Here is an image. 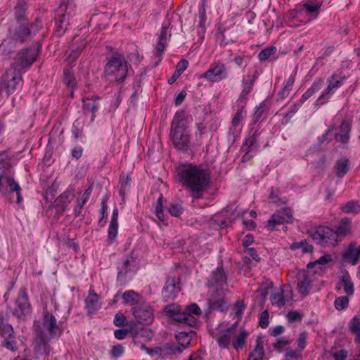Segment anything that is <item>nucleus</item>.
Listing matches in <instances>:
<instances>
[{
  "label": "nucleus",
  "instance_id": "1",
  "mask_svg": "<svg viewBox=\"0 0 360 360\" xmlns=\"http://www.w3.org/2000/svg\"><path fill=\"white\" fill-rule=\"evenodd\" d=\"M176 175L182 186L188 189L195 199L202 197L211 180L208 169L192 164L183 165L176 169Z\"/></svg>",
  "mask_w": 360,
  "mask_h": 360
},
{
  "label": "nucleus",
  "instance_id": "2",
  "mask_svg": "<svg viewBox=\"0 0 360 360\" xmlns=\"http://www.w3.org/2000/svg\"><path fill=\"white\" fill-rule=\"evenodd\" d=\"M352 233V219L342 218L336 230L328 226H319L311 233L312 239L321 245H334L339 237H345Z\"/></svg>",
  "mask_w": 360,
  "mask_h": 360
},
{
  "label": "nucleus",
  "instance_id": "3",
  "mask_svg": "<svg viewBox=\"0 0 360 360\" xmlns=\"http://www.w3.org/2000/svg\"><path fill=\"white\" fill-rule=\"evenodd\" d=\"M163 311L174 321L193 328L198 324L195 316H199L202 313L200 308L195 303L187 305L184 308L175 303L167 304L163 308Z\"/></svg>",
  "mask_w": 360,
  "mask_h": 360
},
{
  "label": "nucleus",
  "instance_id": "4",
  "mask_svg": "<svg viewBox=\"0 0 360 360\" xmlns=\"http://www.w3.org/2000/svg\"><path fill=\"white\" fill-rule=\"evenodd\" d=\"M127 72V62L124 56L115 53L105 64L103 77L110 82H120L125 79Z\"/></svg>",
  "mask_w": 360,
  "mask_h": 360
},
{
  "label": "nucleus",
  "instance_id": "5",
  "mask_svg": "<svg viewBox=\"0 0 360 360\" xmlns=\"http://www.w3.org/2000/svg\"><path fill=\"white\" fill-rule=\"evenodd\" d=\"M42 316L41 323L34 325V331L37 332L39 329H41L44 335L53 339L60 336L63 329L57 324L56 317L47 310L43 311Z\"/></svg>",
  "mask_w": 360,
  "mask_h": 360
},
{
  "label": "nucleus",
  "instance_id": "6",
  "mask_svg": "<svg viewBox=\"0 0 360 360\" xmlns=\"http://www.w3.org/2000/svg\"><path fill=\"white\" fill-rule=\"evenodd\" d=\"M16 195V202L21 203V188L20 185L11 176H2L0 174V195L12 202V195Z\"/></svg>",
  "mask_w": 360,
  "mask_h": 360
},
{
  "label": "nucleus",
  "instance_id": "7",
  "mask_svg": "<svg viewBox=\"0 0 360 360\" xmlns=\"http://www.w3.org/2000/svg\"><path fill=\"white\" fill-rule=\"evenodd\" d=\"M38 56V51L34 47L21 49L15 56L13 69L21 72L32 66Z\"/></svg>",
  "mask_w": 360,
  "mask_h": 360
},
{
  "label": "nucleus",
  "instance_id": "8",
  "mask_svg": "<svg viewBox=\"0 0 360 360\" xmlns=\"http://www.w3.org/2000/svg\"><path fill=\"white\" fill-rule=\"evenodd\" d=\"M32 313L31 304L25 288L19 290L15 302L13 314L18 319L25 320L26 316Z\"/></svg>",
  "mask_w": 360,
  "mask_h": 360
},
{
  "label": "nucleus",
  "instance_id": "9",
  "mask_svg": "<svg viewBox=\"0 0 360 360\" xmlns=\"http://www.w3.org/2000/svg\"><path fill=\"white\" fill-rule=\"evenodd\" d=\"M228 75L227 68L221 61L214 62L211 64L209 69L200 76L209 82H219L226 78Z\"/></svg>",
  "mask_w": 360,
  "mask_h": 360
},
{
  "label": "nucleus",
  "instance_id": "10",
  "mask_svg": "<svg viewBox=\"0 0 360 360\" xmlns=\"http://www.w3.org/2000/svg\"><path fill=\"white\" fill-rule=\"evenodd\" d=\"M131 312L137 322L141 324L149 325L153 321V310L148 304H137L131 309Z\"/></svg>",
  "mask_w": 360,
  "mask_h": 360
},
{
  "label": "nucleus",
  "instance_id": "11",
  "mask_svg": "<svg viewBox=\"0 0 360 360\" xmlns=\"http://www.w3.org/2000/svg\"><path fill=\"white\" fill-rule=\"evenodd\" d=\"M51 339V338L44 335L41 329H39L37 332H35V338L33 342L34 352L40 355L49 354L51 351L49 342Z\"/></svg>",
  "mask_w": 360,
  "mask_h": 360
},
{
  "label": "nucleus",
  "instance_id": "12",
  "mask_svg": "<svg viewBox=\"0 0 360 360\" xmlns=\"http://www.w3.org/2000/svg\"><path fill=\"white\" fill-rule=\"evenodd\" d=\"M292 218V214L289 207H285L281 210H277L267 221L266 228L269 230H274L276 225L291 222Z\"/></svg>",
  "mask_w": 360,
  "mask_h": 360
},
{
  "label": "nucleus",
  "instance_id": "13",
  "mask_svg": "<svg viewBox=\"0 0 360 360\" xmlns=\"http://www.w3.org/2000/svg\"><path fill=\"white\" fill-rule=\"evenodd\" d=\"M297 279V289L302 296L308 295L312 288L313 275L307 270L299 271L296 275Z\"/></svg>",
  "mask_w": 360,
  "mask_h": 360
},
{
  "label": "nucleus",
  "instance_id": "14",
  "mask_svg": "<svg viewBox=\"0 0 360 360\" xmlns=\"http://www.w3.org/2000/svg\"><path fill=\"white\" fill-rule=\"evenodd\" d=\"M173 146L179 150L187 151L191 147V136L188 131H174L170 133Z\"/></svg>",
  "mask_w": 360,
  "mask_h": 360
},
{
  "label": "nucleus",
  "instance_id": "15",
  "mask_svg": "<svg viewBox=\"0 0 360 360\" xmlns=\"http://www.w3.org/2000/svg\"><path fill=\"white\" fill-rule=\"evenodd\" d=\"M344 77L333 75L328 79V86L324 92L319 97L316 101V105L320 106L323 105L326 101H328L334 91L340 87L342 84Z\"/></svg>",
  "mask_w": 360,
  "mask_h": 360
},
{
  "label": "nucleus",
  "instance_id": "16",
  "mask_svg": "<svg viewBox=\"0 0 360 360\" xmlns=\"http://www.w3.org/2000/svg\"><path fill=\"white\" fill-rule=\"evenodd\" d=\"M180 278L168 277L162 291V295L165 301L174 299L181 290L179 285Z\"/></svg>",
  "mask_w": 360,
  "mask_h": 360
},
{
  "label": "nucleus",
  "instance_id": "17",
  "mask_svg": "<svg viewBox=\"0 0 360 360\" xmlns=\"http://www.w3.org/2000/svg\"><path fill=\"white\" fill-rule=\"evenodd\" d=\"M21 80V72L13 69L8 70L3 77V81L5 83L7 94H11L14 92L17 85Z\"/></svg>",
  "mask_w": 360,
  "mask_h": 360
},
{
  "label": "nucleus",
  "instance_id": "18",
  "mask_svg": "<svg viewBox=\"0 0 360 360\" xmlns=\"http://www.w3.org/2000/svg\"><path fill=\"white\" fill-rule=\"evenodd\" d=\"M100 98L97 96L84 97L82 98L83 112L86 116H90V121L93 122L96 117V113L99 108Z\"/></svg>",
  "mask_w": 360,
  "mask_h": 360
},
{
  "label": "nucleus",
  "instance_id": "19",
  "mask_svg": "<svg viewBox=\"0 0 360 360\" xmlns=\"http://www.w3.org/2000/svg\"><path fill=\"white\" fill-rule=\"evenodd\" d=\"M208 304L212 309L224 311L226 307L224 295L221 288H217L212 292L208 298Z\"/></svg>",
  "mask_w": 360,
  "mask_h": 360
},
{
  "label": "nucleus",
  "instance_id": "20",
  "mask_svg": "<svg viewBox=\"0 0 360 360\" xmlns=\"http://www.w3.org/2000/svg\"><path fill=\"white\" fill-rule=\"evenodd\" d=\"M130 334L134 338V343H137L139 341L140 338H142L144 342L150 341L153 336V333L151 330L141 327L138 328L136 325L130 323Z\"/></svg>",
  "mask_w": 360,
  "mask_h": 360
},
{
  "label": "nucleus",
  "instance_id": "21",
  "mask_svg": "<svg viewBox=\"0 0 360 360\" xmlns=\"http://www.w3.org/2000/svg\"><path fill=\"white\" fill-rule=\"evenodd\" d=\"M360 256V245L356 246L355 243H350L348 248L342 254V259L345 262L356 265Z\"/></svg>",
  "mask_w": 360,
  "mask_h": 360
},
{
  "label": "nucleus",
  "instance_id": "22",
  "mask_svg": "<svg viewBox=\"0 0 360 360\" xmlns=\"http://www.w3.org/2000/svg\"><path fill=\"white\" fill-rule=\"evenodd\" d=\"M257 77V72H255L253 75H248L247 76V78H244L242 81L243 83V89L241 91V94L240 95V97L238 98V101H243L246 100L247 96L251 92Z\"/></svg>",
  "mask_w": 360,
  "mask_h": 360
},
{
  "label": "nucleus",
  "instance_id": "23",
  "mask_svg": "<svg viewBox=\"0 0 360 360\" xmlns=\"http://www.w3.org/2000/svg\"><path fill=\"white\" fill-rule=\"evenodd\" d=\"M227 277L224 273L222 266H219L214 270L211 275L210 283L212 286L216 285L217 286L222 287L226 283Z\"/></svg>",
  "mask_w": 360,
  "mask_h": 360
},
{
  "label": "nucleus",
  "instance_id": "24",
  "mask_svg": "<svg viewBox=\"0 0 360 360\" xmlns=\"http://www.w3.org/2000/svg\"><path fill=\"white\" fill-rule=\"evenodd\" d=\"M342 286H343L344 290L347 295H352L354 294V285L347 271L344 272L340 277V282L337 283L336 289L340 290Z\"/></svg>",
  "mask_w": 360,
  "mask_h": 360
},
{
  "label": "nucleus",
  "instance_id": "25",
  "mask_svg": "<svg viewBox=\"0 0 360 360\" xmlns=\"http://www.w3.org/2000/svg\"><path fill=\"white\" fill-rule=\"evenodd\" d=\"M135 261V258L132 255L127 256L122 264L117 267V280L119 281H124L128 272L131 271V265Z\"/></svg>",
  "mask_w": 360,
  "mask_h": 360
},
{
  "label": "nucleus",
  "instance_id": "26",
  "mask_svg": "<svg viewBox=\"0 0 360 360\" xmlns=\"http://www.w3.org/2000/svg\"><path fill=\"white\" fill-rule=\"evenodd\" d=\"M195 335V333L192 329L188 330H182L178 332L176 335V339L183 348H186L190 345L192 338Z\"/></svg>",
  "mask_w": 360,
  "mask_h": 360
},
{
  "label": "nucleus",
  "instance_id": "27",
  "mask_svg": "<svg viewBox=\"0 0 360 360\" xmlns=\"http://www.w3.org/2000/svg\"><path fill=\"white\" fill-rule=\"evenodd\" d=\"M31 36L30 29L25 25H21L16 27L13 34V38L21 43L28 40Z\"/></svg>",
  "mask_w": 360,
  "mask_h": 360
},
{
  "label": "nucleus",
  "instance_id": "28",
  "mask_svg": "<svg viewBox=\"0 0 360 360\" xmlns=\"http://www.w3.org/2000/svg\"><path fill=\"white\" fill-rule=\"evenodd\" d=\"M117 219H118V210H117V209L115 208L112 212L111 221H110V226L108 228V240L110 242L115 238L117 233V228H118Z\"/></svg>",
  "mask_w": 360,
  "mask_h": 360
},
{
  "label": "nucleus",
  "instance_id": "29",
  "mask_svg": "<svg viewBox=\"0 0 360 360\" xmlns=\"http://www.w3.org/2000/svg\"><path fill=\"white\" fill-rule=\"evenodd\" d=\"M98 300L99 296L97 294L94 292H89L88 297L85 300L86 308L87 309L89 314L93 313L100 308Z\"/></svg>",
  "mask_w": 360,
  "mask_h": 360
},
{
  "label": "nucleus",
  "instance_id": "30",
  "mask_svg": "<svg viewBox=\"0 0 360 360\" xmlns=\"http://www.w3.org/2000/svg\"><path fill=\"white\" fill-rule=\"evenodd\" d=\"M167 34H168L167 27L164 25V26H162V27L161 29V32H160V34L159 37V42L156 47V51H157V53H158L157 57L159 58V59H158L159 61L161 60V54L163 52V51L166 46Z\"/></svg>",
  "mask_w": 360,
  "mask_h": 360
},
{
  "label": "nucleus",
  "instance_id": "31",
  "mask_svg": "<svg viewBox=\"0 0 360 360\" xmlns=\"http://www.w3.org/2000/svg\"><path fill=\"white\" fill-rule=\"evenodd\" d=\"M258 133L255 131L252 135L245 139L242 149L247 151H256L257 148V137Z\"/></svg>",
  "mask_w": 360,
  "mask_h": 360
},
{
  "label": "nucleus",
  "instance_id": "32",
  "mask_svg": "<svg viewBox=\"0 0 360 360\" xmlns=\"http://www.w3.org/2000/svg\"><path fill=\"white\" fill-rule=\"evenodd\" d=\"M322 81H315L310 88H309L306 92L302 95L300 101L304 103L307 100L311 98L315 93L318 92L322 87Z\"/></svg>",
  "mask_w": 360,
  "mask_h": 360
},
{
  "label": "nucleus",
  "instance_id": "33",
  "mask_svg": "<svg viewBox=\"0 0 360 360\" xmlns=\"http://www.w3.org/2000/svg\"><path fill=\"white\" fill-rule=\"evenodd\" d=\"M341 210L347 214H356L360 212V203L358 201H348L341 207Z\"/></svg>",
  "mask_w": 360,
  "mask_h": 360
},
{
  "label": "nucleus",
  "instance_id": "34",
  "mask_svg": "<svg viewBox=\"0 0 360 360\" xmlns=\"http://www.w3.org/2000/svg\"><path fill=\"white\" fill-rule=\"evenodd\" d=\"M74 198V190H68L58 197L57 201L61 204L63 209L65 210Z\"/></svg>",
  "mask_w": 360,
  "mask_h": 360
},
{
  "label": "nucleus",
  "instance_id": "35",
  "mask_svg": "<svg viewBox=\"0 0 360 360\" xmlns=\"http://www.w3.org/2000/svg\"><path fill=\"white\" fill-rule=\"evenodd\" d=\"M174 131H188L186 127V122L179 118L178 113L175 115V117L172 122L170 133Z\"/></svg>",
  "mask_w": 360,
  "mask_h": 360
},
{
  "label": "nucleus",
  "instance_id": "36",
  "mask_svg": "<svg viewBox=\"0 0 360 360\" xmlns=\"http://www.w3.org/2000/svg\"><path fill=\"white\" fill-rule=\"evenodd\" d=\"M349 328L352 333H354L356 342L360 343V317L354 316L349 323Z\"/></svg>",
  "mask_w": 360,
  "mask_h": 360
},
{
  "label": "nucleus",
  "instance_id": "37",
  "mask_svg": "<svg viewBox=\"0 0 360 360\" xmlns=\"http://www.w3.org/2000/svg\"><path fill=\"white\" fill-rule=\"evenodd\" d=\"M337 176L340 178L344 176L349 170L348 160L342 158L336 162Z\"/></svg>",
  "mask_w": 360,
  "mask_h": 360
},
{
  "label": "nucleus",
  "instance_id": "38",
  "mask_svg": "<svg viewBox=\"0 0 360 360\" xmlns=\"http://www.w3.org/2000/svg\"><path fill=\"white\" fill-rule=\"evenodd\" d=\"M122 297L124 300V303L126 304L134 305L139 302V295L131 290L124 292Z\"/></svg>",
  "mask_w": 360,
  "mask_h": 360
},
{
  "label": "nucleus",
  "instance_id": "39",
  "mask_svg": "<svg viewBox=\"0 0 360 360\" xmlns=\"http://www.w3.org/2000/svg\"><path fill=\"white\" fill-rule=\"evenodd\" d=\"M247 337L248 333L246 330H241L233 341V347L234 349L236 350L242 349L246 342Z\"/></svg>",
  "mask_w": 360,
  "mask_h": 360
},
{
  "label": "nucleus",
  "instance_id": "40",
  "mask_svg": "<svg viewBox=\"0 0 360 360\" xmlns=\"http://www.w3.org/2000/svg\"><path fill=\"white\" fill-rule=\"evenodd\" d=\"M269 109V105L267 102L263 101L262 102L259 106L256 108V110L253 116V122L256 123L259 121L261 117L263 115L264 112H266Z\"/></svg>",
  "mask_w": 360,
  "mask_h": 360
},
{
  "label": "nucleus",
  "instance_id": "41",
  "mask_svg": "<svg viewBox=\"0 0 360 360\" xmlns=\"http://www.w3.org/2000/svg\"><path fill=\"white\" fill-rule=\"evenodd\" d=\"M1 346L11 352H16L18 347L15 335L4 338L1 342Z\"/></svg>",
  "mask_w": 360,
  "mask_h": 360
},
{
  "label": "nucleus",
  "instance_id": "42",
  "mask_svg": "<svg viewBox=\"0 0 360 360\" xmlns=\"http://www.w3.org/2000/svg\"><path fill=\"white\" fill-rule=\"evenodd\" d=\"M10 159L4 155H0V174L9 176L8 171L11 167Z\"/></svg>",
  "mask_w": 360,
  "mask_h": 360
},
{
  "label": "nucleus",
  "instance_id": "43",
  "mask_svg": "<svg viewBox=\"0 0 360 360\" xmlns=\"http://www.w3.org/2000/svg\"><path fill=\"white\" fill-rule=\"evenodd\" d=\"M276 51L275 46H269L262 50L258 54V58L261 62H264L269 59L270 56L274 54Z\"/></svg>",
  "mask_w": 360,
  "mask_h": 360
},
{
  "label": "nucleus",
  "instance_id": "44",
  "mask_svg": "<svg viewBox=\"0 0 360 360\" xmlns=\"http://www.w3.org/2000/svg\"><path fill=\"white\" fill-rule=\"evenodd\" d=\"M303 7L309 14L311 15L313 13H316V15H317L321 8V4L316 1H309L305 3L303 5Z\"/></svg>",
  "mask_w": 360,
  "mask_h": 360
},
{
  "label": "nucleus",
  "instance_id": "45",
  "mask_svg": "<svg viewBox=\"0 0 360 360\" xmlns=\"http://www.w3.org/2000/svg\"><path fill=\"white\" fill-rule=\"evenodd\" d=\"M271 302L273 305H276L278 307H282L285 304V300L283 296V291L278 292L274 294L271 297Z\"/></svg>",
  "mask_w": 360,
  "mask_h": 360
},
{
  "label": "nucleus",
  "instance_id": "46",
  "mask_svg": "<svg viewBox=\"0 0 360 360\" xmlns=\"http://www.w3.org/2000/svg\"><path fill=\"white\" fill-rule=\"evenodd\" d=\"M231 329H228L224 334L221 335L218 340V344L221 348H226L230 344L231 341Z\"/></svg>",
  "mask_w": 360,
  "mask_h": 360
},
{
  "label": "nucleus",
  "instance_id": "47",
  "mask_svg": "<svg viewBox=\"0 0 360 360\" xmlns=\"http://www.w3.org/2000/svg\"><path fill=\"white\" fill-rule=\"evenodd\" d=\"M245 115L246 111L245 110V107L242 106L235 114L231 122L232 126L235 127L238 126L243 118L245 117Z\"/></svg>",
  "mask_w": 360,
  "mask_h": 360
},
{
  "label": "nucleus",
  "instance_id": "48",
  "mask_svg": "<svg viewBox=\"0 0 360 360\" xmlns=\"http://www.w3.org/2000/svg\"><path fill=\"white\" fill-rule=\"evenodd\" d=\"M334 304L337 310L345 309L348 307L349 298L347 296H340L335 299Z\"/></svg>",
  "mask_w": 360,
  "mask_h": 360
},
{
  "label": "nucleus",
  "instance_id": "49",
  "mask_svg": "<svg viewBox=\"0 0 360 360\" xmlns=\"http://www.w3.org/2000/svg\"><path fill=\"white\" fill-rule=\"evenodd\" d=\"M0 335L4 338L15 335L13 326L8 323H4V325L0 328Z\"/></svg>",
  "mask_w": 360,
  "mask_h": 360
},
{
  "label": "nucleus",
  "instance_id": "50",
  "mask_svg": "<svg viewBox=\"0 0 360 360\" xmlns=\"http://www.w3.org/2000/svg\"><path fill=\"white\" fill-rule=\"evenodd\" d=\"M168 211L172 216L179 217L182 213V207L178 204H171L168 207Z\"/></svg>",
  "mask_w": 360,
  "mask_h": 360
},
{
  "label": "nucleus",
  "instance_id": "51",
  "mask_svg": "<svg viewBox=\"0 0 360 360\" xmlns=\"http://www.w3.org/2000/svg\"><path fill=\"white\" fill-rule=\"evenodd\" d=\"M269 312L267 310H264L262 312L259 319V326L262 328H266L269 326Z\"/></svg>",
  "mask_w": 360,
  "mask_h": 360
},
{
  "label": "nucleus",
  "instance_id": "52",
  "mask_svg": "<svg viewBox=\"0 0 360 360\" xmlns=\"http://www.w3.org/2000/svg\"><path fill=\"white\" fill-rule=\"evenodd\" d=\"M269 199L274 203L281 202V204H284L285 202V200H282L278 195V191L277 189H271V193L269 195Z\"/></svg>",
  "mask_w": 360,
  "mask_h": 360
},
{
  "label": "nucleus",
  "instance_id": "53",
  "mask_svg": "<svg viewBox=\"0 0 360 360\" xmlns=\"http://www.w3.org/2000/svg\"><path fill=\"white\" fill-rule=\"evenodd\" d=\"M307 338L308 334L306 332H302L300 334L299 338L297 340V344L300 351H302L305 348Z\"/></svg>",
  "mask_w": 360,
  "mask_h": 360
},
{
  "label": "nucleus",
  "instance_id": "54",
  "mask_svg": "<svg viewBox=\"0 0 360 360\" xmlns=\"http://www.w3.org/2000/svg\"><path fill=\"white\" fill-rule=\"evenodd\" d=\"M155 210H156L157 217L159 219L160 221H164L165 217H164L162 206V197H160L158 200Z\"/></svg>",
  "mask_w": 360,
  "mask_h": 360
},
{
  "label": "nucleus",
  "instance_id": "55",
  "mask_svg": "<svg viewBox=\"0 0 360 360\" xmlns=\"http://www.w3.org/2000/svg\"><path fill=\"white\" fill-rule=\"evenodd\" d=\"M83 48L84 47L80 48V49H72L69 56L67 57L68 61L70 63L75 62L77 60V58L79 57Z\"/></svg>",
  "mask_w": 360,
  "mask_h": 360
},
{
  "label": "nucleus",
  "instance_id": "56",
  "mask_svg": "<svg viewBox=\"0 0 360 360\" xmlns=\"http://www.w3.org/2000/svg\"><path fill=\"white\" fill-rule=\"evenodd\" d=\"M126 316L122 313L118 312L115 314L113 323L116 326H124Z\"/></svg>",
  "mask_w": 360,
  "mask_h": 360
},
{
  "label": "nucleus",
  "instance_id": "57",
  "mask_svg": "<svg viewBox=\"0 0 360 360\" xmlns=\"http://www.w3.org/2000/svg\"><path fill=\"white\" fill-rule=\"evenodd\" d=\"M331 356L335 359V360H345L347 356V351L345 349H340L338 352H332Z\"/></svg>",
  "mask_w": 360,
  "mask_h": 360
},
{
  "label": "nucleus",
  "instance_id": "58",
  "mask_svg": "<svg viewBox=\"0 0 360 360\" xmlns=\"http://www.w3.org/2000/svg\"><path fill=\"white\" fill-rule=\"evenodd\" d=\"M59 25L57 27V32L58 34H60V32L63 30L64 32L67 29V25H68V22H66V15L65 14H62L61 16L59 17Z\"/></svg>",
  "mask_w": 360,
  "mask_h": 360
},
{
  "label": "nucleus",
  "instance_id": "59",
  "mask_svg": "<svg viewBox=\"0 0 360 360\" xmlns=\"http://www.w3.org/2000/svg\"><path fill=\"white\" fill-rule=\"evenodd\" d=\"M290 344V341L285 338H281L277 340L276 342L273 344V347L275 349L281 350L284 346Z\"/></svg>",
  "mask_w": 360,
  "mask_h": 360
},
{
  "label": "nucleus",
  "instance_id": "60",
  "mask_svg": "<svg viewBox=\"0 0 360 360\" xmlns=\"http://www.w3.org/2000/svg\"><path fill=\"white\" fill-rule=\"evenodd\" d=\"M188 65V62L185 59H181L176 66V70L181 75L186 70Z\"/></svg>",
  "mask_w": 360,
  "mask_h": 360
},
{
  "label": "nucleus",
  "instance_id": "61",
  "mask_svg": "<svg viewBox=\"0 0 360 360\" xmlns=\"http://www.w3.org/2000/svg\"><path fill=\"white\" fill-rule=\"evenodd\" d=\"M131 179L127 175L124 179L121 176L120 178V184H121V190H120V194L124 195L125 193V189L127 187H128L130 184Z\"/></svg>",
  "mask_w": 360,
  "mask_h": 360
},
{
  "label": "nucleus",
  "instance_id": "62",
  "mask_svg": "<svg viewBox=\"0 0 360 360\" xmlns=\"http://www.w3.org/2000/svg\"><path fill=\"white\" fill-rule=\"evenodd\" d=\"M252 353H255V355L257 356H264V349L262 345V339L261 338L258 337L257 339V345L255 346V348L254 349V352Z\"/></svg>",
  "mask_w": 360,
  "mask_h": 360
},
{
  "label": "nucleus",
  "instance_id": "63",
  "mask_svg": "<svg viewBox=\"0 0 360 360\" xmlns=\"http://www.w3.org/2000/svg\"><path fill=\"white\" fill-rule=\"evenodd\" d=\"M124 352V347L121 345H117L112 347L111 350V354L114 357H120Z\"/></svg>",
  "mask_w": 360,
  "mask_h": 360
},
{
  "label": "nucleus",
  "instance_id": "64",
  "mask_svg": "<svg viewBox=\"0 0 360 360\" xmlns=\"http://www.w3.org/2000/svg\"><path fill=\"white\" fill-rule=\"evenodd\" d=\"M287 318L290 322H294L300 320L302 315L297 311H291L288 313Z\"/></svg>",
  "mask_w": 360,
  "mask_h": 360
}]
</instances>
